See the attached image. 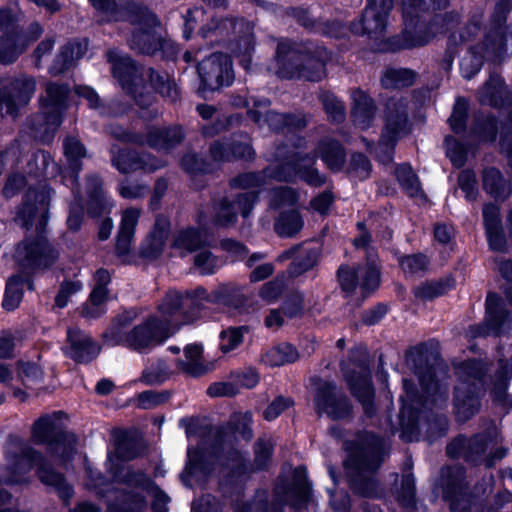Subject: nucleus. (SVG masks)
I'll use <instances>...</instances> for the list:
<instances>
[{"label": "nucleus", "instance_id": "f257e3e1", "mask_svg": "<svg viewBox=\"0 0 512 512\" xmlns=\"http://www.w3.org/2000/svg\"><path fill=\"white\" fill-rule=\"evenodd\" d=\"M209 295L203 287L180 293L169 291L158 306L156 315L136 325L130 331L125 328L137 318L135 310L124 311L104 334L107 344H118L137 351H147L175 334L181 326L195 322Z\"/></svg>", "mask_w": 512, "mask_h": 512}, {"label": "nucleus", "instance_id": "f03ea898", "mask_svg": "<svg viewBox=\"0 0 512 512\" xmlns=\"http://www.w3.org/2000/svg\"><path fill=\"white\" fill-rule=\"evenodd\" d=\"M482 15H474L459 33L449 37V48L468 45V53L460 63L462 75L470 79L479 72L485 58H499L512 54V27L504 26V12L497 13L482 32Z\"/></svg>", "mask_w": 512, "mask_h": 512}, {"label": "nucleus", "instance_id": "7ed1b4c3", "mask_svg": "<svg viewBox=\"0 0 512 512\" xmlns=\"http://www.w3.org/2000/svg\"><path fill=\"white\" fill-rule=\"evenodd\" d=\"M448 0H401L404 30L399 38L398 49H411L428 44L443 28H450L456 22V14L436 16L427 23L425 15L445 9Z\"/></svg>", "mask_w": 512, "mask_h": 512}, {"label": "nucleus", "instance_id": "20e7f679", "mask_svg": "<svg viewBox=\"0 0 512 512\" xmlns=\"http://www.w3.org/2000/svg\"><path fill=\"white\" fill-rule=\"evenodd\" d=\"M314 159L297 153L289 160L271 163L262 172H248L238 175L231 181V186L245 190L265 187L270 181H292L296 177L312 186L324 183V177L312 167Z\"/></svg>", "mask_w": 512, "mask_h": 512}, {"label": "nucleus", "instance_id": "39448f33", "mask_svg": "<svg viewBox=\"0 0 512 512\" xmlns=\"http://www.w3.org/2000/svg\"><path fill=\"white\" fill-rule=\"evenodd\" d=\"M5 458L6 469L9 472L6 478L8 483L20 482L21 475L30 471L35 464L38 466V477L43 484L53 487L64 500L71 497L72 488L64 477L54 472L49 464L23 441L16 438L10 439L6 446Z\"/></svg>", "mask_w": 512, "mask_h": 512}, {"label": "nucleus", "instance_id": "423d86ee", "mask_svg": "<svg viewBox=\"0 0 512 512\" xmlns=\"http://www.w3.org/2000/svg\"><path fill=\"white\" fill-rule=\"evenodd\" d=\"M277 76L286 79L299 78L320 81L325 76L324 62L298 45L287 41L279 42L275 61L270 66Z\"/></svg>", "mask_w": 512, "mask_h": 512}, {"label": "nucleus", "instance_id": "0eeeda50", "mask_svg": "<svg viewBox=\"0 0 512 512\" xmlns=\"http://www.w3.org/2000/svg\"><path fill=\"white\" fill-rule=\"evenodd\" d=\"M200 32L203 37L209 34L231 37L232 52L237 57H241L240 63L245 69L249 68L250 55L254 50L253 25L250 22L211 15L210 23L204 24Z\"/></svg>", "mask_w": 512, "mask_h": 512}, {"label": "nucleus", "instance_id": "6e6552de", "mask_svg": "<svg viewBox=\"0 0 512 512\" xmlns=\"http://www.w3.org/2000/svg\"><path fill=\"white\" fill-rule=\"evenodd\" d=\"M68 88L64 85L49 83L45 95L41 96V115L37 121L35 138L49 142L61 124V115L66 108Z\"/></svg>", "mask_w": 512, "mask_h": 512}, {"label": "nucleus", "instance_id": "1a4fd4ad", "mask_svg": "<svg viewBox=\"0 0 512 512\" xmlns=\"http://www.w3.org/2000/svg\"><path fill=\"white\" fill-rule=\"evenodd\" d=\"M59 417L60 413H53L39 418L33 425L32 439L37 444L49 445L56 453L61 452L62 458L66 460L74 452L75 439L60 433Z\"/></svg>", "mask_w": 512, "mask_h": 512}, {"label": "nucleus", "instance_id": "9d476101", "mask_svg": "<svg viewBox=\"0 0 512 512\" xmlns=\"http://www.w3.org/2000/svg\"><path fill=\"white\" fill-rule=\"evenodd\" d=\"M107 58L112 64L113 75L118 79L122 88L132 93L140 106L150 105L153 96L145 86H139L138 70L132 60L116 50H110L107 53Z\"/></svg>", "mask_w": 512, "mask_h": 512}, {"label": "nucleus", "instance_id": "9b49d317", "mask_svg": "<svg viewBox=\"0 0 512 512\" xmlns=\"http://www.w3.org/2000/svg\"><path fill=\"white\" fill-rule=\"evenodd\" d=\"M35 88V80L25 75L11 81H0V115H13L19 107L26 105Z\"/></svg>", "mask_w": 512, "mask_h": 512}, {"label": "nucleus", "instance_id": "f8f14e48", "mask_svg": "<svg viewBox=\"0 0 512 512\" xmlns=\"http://www.w3.org/2000/svg\"><path fill=\"white\" fill-rule=\"evenodd\" d=\"M14 256L23 269L35 270L50 266L58 254L44 237L39 236L35 240L26 239L20 243Z\"/></svg>", "mask_w": 512, "mask_h": 512}, {"label": "nucleus", "instance_id": "ddd939ff", "mask_svg": "<svg viewBox=\"0 0 512 512\" xmlns=\"http://www.w3.org/2000/svg\"><path fill=\"white\" fill-rule=\"evenodd\" d=\"M197 70L202 84L209 90L228 86L234 79L231 60L221 53H215L203 59Z\"/></svg>", "mask_w": 512, "mask_h": 512}, {"label": "nucleus", "instance_id": "4468645a", "mask_svg": "<svg viewBox=\"0 0 512 512\" xmlns=\"http://www.w3.org/2000/svg\"><path fill=\"white\" fill-rule=\"evenodd\" d=\"M338 277L342 289L347 293L354 292L359 285L362 293L365 294L375 290L380 283V274L376 260L370 255L365 267H359L357 270L341 267L338 271Z\"/></svg>", "mask_w": 512, "mask_h": 512}, {"label": "nucleus", "instance_id": "2eb2a0df", "mask_svg": "<svg viewBox=\"0 0 512 512\" xmlns=\"http://www.w3.org/2000/svg\"><path fill=\"white\" fill-rule=\"evenodd\" d=\"M394 0H368L359 23L352 25L354 33L367 34L370 37L381 36L388 25V16L393 8Z\"/></svg>", "mask_w": 512, "mask_h": 512}, {"label": "nucleus", "instance_id": "dca6fc26", "mask_svg": "<svg viewBox=\"0 0 512 512\" xmlns=\"http://www.w3.org/2000/svg\"><path fill=\"white\" fill-rule=\"evenodd\" d=\"M130 21L140 26L129 40L130 47L144 54H153L159 47V40L152 32L158 23L156 16L145 7H137Z\"/></svg>", "mask_w": 512, "mask_h": 512}, {"label": "nucleus", "instance_id": "f3484780", "mask_svg": "<svg viewBox=\"0 0 512 512\" xmlns=\"http://www.w3.org/2000/svg\"><path fill=\"white\" fill-rule=\"evenodd\" d=\"M385 127L380 141L381 145L391 148L406 133L407 102L402 97H392L385 107Z\"/></svg>", "mask_w": 512, "mask_h": 512}, {"label": "nucleus", "instance_id": "a211bd4d", "mask_svg": "<svg viewBox=\"0 0 512 512\" xmlns=\"http://www.w3.org/2000/svg\"><path fill=\"white\" fill-rule=\"evenodd\" d=\"M255 191L238 194L233 199H223L215 208V221L221 226H231L236 223L238 214L246 218L249 216L257 200Z\"/></svg>", "mask_w": 512, "mask_h": 512}, {"label": "nucleus", "instance_id": "6ab92c4d", "mask_svg": "<svg viewBox=\"0 0 512 512\" xmlns=\"http://www.w3.org/2000/svg\"><path fill=\"white\" fill-rule=\"evenodd\" d=\"M316 406L320 412L335 420L347 418L352 411L349 400L337 391L335 385L329 382H325L319 387Z\"/></svg>", "mask_w": 512, "mask_h": 512}, {"label": "nucleus", "instance_id": "aec40b11", "mask_svg": "<svg viewBox=\"0 0 512 512\" xmlns=\"http://www.w3.org/2000/svg\"><path fill=\"white\" fill-rule=\"evenodd\" d=\"M343 371L352 393L362 403L365 413L372 415L374 413V391L371 385L370 371L364 365L358 366L351 373L346 371L345 368H343Z\"/></svg>", "mask_w": 512, "mask_h": 512}, {"label": "nucleus", "instance_id": "412c9836", "mask_svg": "<svg viewBox=\"0 0 512 512\" xmlns=\"http://www.w3.org/2000/svg\"><path fill=\"white\" fill-rule=\"evenodd\" d=\"M382 447L383 443L380 438L373 435H367V447L359 457H350L345 461L346 469L354 470L359 476H364L365 473L373 472L379 467L382 461L380 456Z\"/></svg>", "mask_w": 512, "mask_h": 512}, {"label": "nucleus", "instance_id": "4be33fe9", "mask_svg": "<svg viewBox=\"0 0 512 512\" xmlns=\"http://www.w3.org/2000/svg\"><path fill=\"white\" fill-rule=\"evenodd\" d=\"M116 138L123 141H135L134 136L124 131L122 128H116L111 132ZM183 138V132L180 128L171 129H153L151 130L145 141L139 140L141 144H148L150 147L156 149H169L174 145L178 144Z\"/></svg>", "mask_w": 512, "mask_h": 512}, {"label": "nucleus", "instance_id": "5701e85b", "mask_svg": "<svg viewBox=\"0 0 512 512\" xmlns=\"http://www.w3.org/2000/svg\"><path fill=\"white\" fill-rule=\"evenodd\" d=\"M43 30L39 24L35 23L29 27L26 34L12 39L10 37H0V62L10 63L27 48L28 45L36 41Z\"/></svg>", "mask_w": 512, "mask_h": 512}, {"label": "nucleus", "instance_id": "b1692460", "mask_svg": "<svg viewBox=\"0 0 512 512\" xmlns=\"http://www.w3.org/2000/svg\"><path fill=\"white\" fill-rule=\"evenodd\" d=\"M112 162L114 166L123 173H128L138 169L154 171L163 166L161 161L156 160L150 155H143L139 157L132 151H124L116 147L112 148Z\"/></svg>", "mask_w": 512, "mask_h": 512}, {"label": "nucleus", "instance_id": "393cba45", "mask_svg": "<svg viewBox=\"0 0 512 512\" xmlns=\"http://www.w3.org/2000/svg\"><path fill=\"white\" fill-rule=\"evenodd\" d=\"M69 346L66 353L77 362H88L96 357L100 348L89 335L78 329L68 330Z\"/></svg>", "mask_w": 512, "mask_h": 512}, {"label": "nucleus", "instance_id": "a878e982", "mask_svg": "<svg viewBox=\"0 0 512 512\" xmlns=\"http://www.w3.org/2000/svg\"><path fill=\"white\" fill-rule=\"evenodd\" d=\"M483 218L490 248L495 251L504 250L506 240L502 231L499 208L494 204L485 205Z\"/></svg>", "mask_w": 512, "mask_h": 512}, {"label": "nucleus", "instance_id": "bb28decb", "mask_svg": "<svg viewBox=\"0 0 512 512\" xmlns=\"http://www.w3.org/2000/svg\"><path fill=\"white\" fill-rule=\"evenodd\" d=\"M352 119L356 127L361 130L370 127L375 114V108L371 98L362 90L352 92Z\"/></svg>", "mask_w": 512, "mask_h": 512}, {"label": "nucleus", "instance_id": "cd10ccee", "mask_svg": "<svg viewBox=\"0 0 512 512\" xmlns=\"http://www.w3.org/2000/svg\"><path fill=\"white\" fill-rule=\"evenodd\" d=\"M455 409L460 420L466 421L479 409L474 385L463 381L455 389Z\"/></svg>", "mask_w": 512, "mask_h": 512}, {"label": "nucleus", "instance_id": "c85d7f7f", "mask_svg": "<svg viewBox=\"0 0 512 512\" xmlns=\"http://www.w3.org/2000/svg\"><path fill=\"white\" fill-rule=\"evenodd\" d=\"M140 211L136 208H128L123 211L120 230L117 237L116 250L120 256L129 253L134 237L135 227L138 223Z\"/></svg>", "mask_w": 512, "mask_h": 512}, {"label": "nucleus", "instance_id": "c756f323", "mask_svg": "<svg viewBox=\"0 0 512 512\" xmlns=\"http://www.w3.org/2000/svg\"><path fill=\"white\" fill-rule=\"evenodd\" d=\"M249 113L255 122L260 125L267 123L271 129L276 131L285 127L296 129L305 127L306 125V121L303 118L279 114L277 112L268 111L263 113L260 110H250Z\"/></svg>", "mask_w": 512, "mask_h": 512}, {"label": "nucleus", "instance_id": "7c9ffc66", "mask_svg": "<svg viewBox=\"0 0 512 512\" xmlns=\"http://www.w3.org/2000/svg\"><path fill=\"white\" fill-rule=\"evenodd\" d=\"M177 366L184 373L200 376L208 371L203 361V347L200 344H189L184 348V359L177 362Z\"/></svg>", "mask_w": 512, "mask_h": 512}, {"label": "nucleus", "instance_id": "2f4dec72", "mask_svg": "<svg viewBox=\"0 0 512 512\" xmlns=\"http://www.w3.org/2000/svg\"><path fill=\"white\" fill-rule=\"evenodd\" d=\"M86 50V41L68 43L57 55L53 65L50 68V73L52 75H57L64 72L73 65L75 60L80 59L85 54Z\"/></svg>", "mask_w": 512, "mask_h": 512}, {"label": "nucleus", "instance_id": "473e14b6", "mask_svg": "<svg viewBox=\"0 0 512 512\" xmlns=\"http://www.w3.org/2000/svg\"><path fill=\"white\" fill-rule=\"evenodd\" d=\"M211 154L218 161L230 160L232 157L250 159L253 150L248 142L215 143L211 146Z\"/></svg>", "mask_w": 512, "mask_h": 512}, {"label": "nucleus", "instance_id": "72a5a7b5", "mask_svg": "<svg viewBox=\"0 0 512 512\" xmlns=\"http://www.w3.org/2000/svg\"><path fill=\"white\" fill-rule=\"evenodd\" d=\"M298 356L297 350L292 345L282 343L266 350L261 361L270 367H277L295 362Z\"/></svg>", "mask_w": 512, "mask_h": 512}, {"label": "nucleus", "instance_id": "f704fd0d", "mask_svg": "<svg viewBox=\"0 0 512 512\" xmlns=\"http://www.w3.org/2000/svg\"><path fill=\"white\" fill-rule=\"evenodd\" d=\"M506 95L507 90L501 77L492 75L480 90L479 100L482 104L499 106L503 103Z\"/></svg>", "mask_w": 512, "mask_h": 512}, {"label": "nucleus", "instance_id": "c9c22d12", "mask_svg": "<svg viewBox=\"0 0 512 512\" xmlns=\"http://www.w3.org/2000/svg\"><path fill=\"white\" fill-rule=\"evenodd\" d=\"M168 223L166 220L156 222L155 228L147 237L142 252L146 257H157L163 250L168 236Z\"/></svg>", "mask_w": 512, "mask_h": 512}, {"label": "nucleus", "instance_id": "e433bc0d", "mask_svg": "<svg viewBox=\"0 0 512 512\" xmlns=\"http://www.w3.org/2000/svg\"><path fill=\"white\" fill-rule=\"evenodd\" d=\"M204 243L205 238L200 231L194 228H187L176 234L173 247L183 256L186 253L197 251Z\"/></svg>", "mask_w": 512, "mask_h": 512}, {"label": "nucleus", "instance_id": "4c0bfd02", "mask_svg": "<svg viewBox=\"0 0 512 512\" xmlns=\"http://www.w3.org/2000/svg\"><path fill=\"white\" fill-rule=\"evenodd\" d=\"M499 298L496 294H488L486 299V323L479 327L477 335H498L500 333V325L502 317L498 315Z\"/></svg>", "mask_w": 512, "mask_h": 512}, {"label": "nucleus", "instance_id": "58836bf2", "mask_svg": "<svg viewBox=\"0 0 512 512\" xmlns=\"http://www.w3.org/2000/svg\"><path fill=\"white\" fill-rule=\"evenodd\" d=\"M25 283L28 284L30 289L32 288L28 279L21 275H14L9 278L2 304L6 310L12 311L19 306L22 300L23 286Z\"/></svg>", "mask_w": 512, "mask_h": 512}, {"label": "nucleus", "instance_id": "ea45409f", "mask_svg": "<svg viewBox=\"0 0 512 512\" xmlns=\"http://www.w3.org/2000/svg\"><path fill=\"white\" fill-rule=\"evenodd\" d=\"M318 149L322 160L332 170H339L343 166L345 153L338 142L333 140H323Z\"/></svg>", "mask_w": 512, "mask_h": 512}, {"label": "nucleus", "instance_id": "a19ab883", "mask_svg": "<svg viewBox=\"0 0 512 512\" xmlns=\"http://www.w3.org/2000/svg\"><path fill=\"white\" fill-rule=\"evenodd\" d=\"M303 227L300 214L292 210L281 214L275 222V230L282 237H290L299 232Z\"/></svg>", "mask_w": 512, "mask_h": 512}, {"label": "nucleus", "instance_id": "79ce46f5", "mask_svg": "<svg viewBox=\"0 0 512 512\" xmlns=\"http://www.w3.org/2000/svg\"><path fill=\"white\" fill-rule=\"evenodd\" d=\"M298 193L290 187H276L269 193V206L273 209H281L294 206L298 201Z\"/></svg>", "mask_w": 512, "mask_h": 512}, {"label": "nucleus", "instance_id": "37998d69", "mask_svg": "<svg viewBox=\"0 0 512 512\" xmlns=\"http://www.w3.org/2000/svg\"><path fill=\"white\" fill-rule=\"evenodd\" d=\"M415 74L408 69H388L382 77V85L385 88H401L413 84Z\"/></svg>", "mask_w": 512, "mask_h": 512}, {"label": "nucleus", "instance_id": "c03bdc74", "mask_svg": "<svg viewBox=\"0 0 512 512\" xmlns=\"http://www.w3.org/2000/svg\"><path fill=\"white\" fill-rule=\"evenodd\" d=\"M149 80L150 86L158 91L163 97L167 98L170 101H176L179 96V91L176 84L156 73L155 71L149 69L146 72Z\"/></svg>", "mask_w": 512, "mask_h": 512}, {"label": "nucleus", "instance_id": "a18cd8bd", "mask_svg": "<svg viewBox=\"0 0 512 512\" xmlns=\"http://www.w3.org/2000/svg\"><path fill=\"white\" fill-rule=\"evenodd\" d=\"M396 177L402 186V188L406 191V193L411 197H417L422 195V190L420 187V183L418 177L413 172L412 168L408 165H401L396 170Z\"/></svg>", "mask_w": 512, "mask_h": 512}, {"label": "nucleus", "instance_id": "49530a36", "mask_svg": "<svg viewBox=\"0 0 512 512\" xmlns=\"http://www.w3.org/2000/svg\"><path fill=\"white\" fill-rule=\"evenodd\" d=\"M90 185L92 187L91 193V201L89 205V211L93 215L101 214L105 211H108L112 204L111 202L105 197L101 190V183L98 177H92L90 180Z\"/></svg>", "mask_w": 512, "mask_h": 512}, {"label": "nucleus", "instance_id": "de8ad7c7", "mask_svg": "<svg viewBox=\"0 0 512 512\" xmlns=\"http://www.w3.org/2000/svg\"><path fill=\"white\" fill-rule=\"evenodd\" d=\"M247 332L245 327H230L220 334V349L228 353L242 344L244 335Z\"/></svg>", "mask_w": 512, "mask_h": 512}, {"label": "nucleus", "instance_id": "09e8293b", "mask_svg": "<svg viewBox=\"0 0 512 512\" xmlns=\"http://www.w3.org/2000/svg\"><path fill=\"white\" fill-rule=\"evenodd\" d=\"M63 146L65 156L67 157L73 174L77 173L80 170L79 160L85 157V148L79 140L74 137L66 138Z\"/></svg>", "mask_w": 512, "mask_h": 512}, {"label": "nucleus", "instance_id": "8fccbe9b", "mask_svg": "<svg viewBox=\"0 0 512 512\" xmlns=\"http://www.w3.org/2000/svg\"><path fill=\"white\" fill-rule=\"evenodd\" d=\"M35 198V202L39 201V192L29 189L26 194V202L17 214V220L21 222L24 227H29L33 224V221L38 217L39 206L36 204L29 203L31 198Z\"/></svg>", "mask_w": 512, "mask_h": 512}, {"label": "nucleus", "instance_id": "3c124183", "mask_svg": "<svg viewBox=\"0 0 512 512\" xmlns=\"http://www.w3.org/2000/svg\"><path fill=\"white\" fill-rule=\"evenodd\" d=\"M321 101L328 117L334 122H340L345 118V106L333 94L325 92L321 95Z\"/></svg>", "mask_w": 512, "mask_h": 512}, {"label": "nucleus", "instance_id": "603ef678", "mask_svg": "<svg viewBox=\"0 0 512 512\" xmlns=\"http://www.w3.org/2000/svg\"><path fill=\"white\" fill-rule=\"evenodd\" d=\"M484 189L491 195L499 197L504 192V180L501 173L495 168H488L483 174Z\"/></svg>", "mask_w": 512, "mask_h": 512}, {"label": "nucleus", "instance_id": "864d4df0", "mask_svg": "<svg viewBox=\"0 0 512 512\" xmlns=\"http://www.w3.org/2000/svg\"><path fill=\"white\" fill-rule=\"evenodd\" d=\"M42 376L41 369L35 364L18 363V378L27 388H33L34 385L42 380Z\"/></svg>", "mask_w": 512, "mask_h": 512}, {"label": "nucleus", "instance_id": "5fc2aeb1", "mask_svg": "<svg viewBox=\"0 0 512 512\" xmlns=\"http://www.w3.org/2000/svg\"><path fill=\"white\" fill-rule=\"evenodd\" d=\"M33 161L35 162V169L32 167V163H29V175L34 177H40L42 175L48 174V169L51 167L52 171L50 174H53L54 170H57V165L51 159L50 155L47 152L39 151L33 156Z\"/></svg>", "mask_w": 512, "mask_h": 512}, {"label": "nucleus", "instance_id": "6e6d98bb", "mask_svg": "<svg viewBox=\"0 0 512 512\" xmlns=\"http://www.w3.org/2000/svg\"><path fill=\"white\" fill-rule=\"evenodd\" d=\"M220 264V261L207 249L200 248L194 258V265L201 274H212Z\"/></svg>", "mask_w": 512, "mask_h": 512}, {"label": "nucleus", "instance_id": "4d7b16f0", "mask_svg": "<svg viewBox=\"0 0 512 512\" xmlns=\"http://www.w3.org/2000/svg\"><path fill=\"white\" fill-rule=\"evenodd\" d=\"M285 286L284 277H276L272 281L266 282L259 290L260 298L266 303L275 302L281 295Z\"/></svg>", "mask_w": 512, "mask_h": 512}, {"label": "nucleus", "instance_id": "13d9d810", "mask_svg": "<svg viewBox=\"0 0 512 512\" xmlns=\"http://www.w3.org/2000/svg\"><path fill=\"white\" fill-rule=\"evenodd\" d=\"M94 280L95 286L91 292L92 301L98 305L101 299H107L108 291L106 286L110 282V274L105 269H99L95 273Z\"/></svg>", "mask_w": 512, "mask_h": 512}, {"label": "nucleus", "instance_id": "bf43d9fd", "mask_svg": "<svg viewBox=\"0 0 512 512\" xmlns=\"http://www.w3.org/2000/svg\"><path fill=\"white\" fill-rule=\"evenodd\" d=\"M446 154L455 167H462L466 160V151L464 146L453 137L445 139Z\"/></svg>", "mask_w": 512, "mask_h": 512}, {"label": "nucleus", "instance_id": "052dcab7", "mask_svg": "<svg viewBox=\"0 0 512 512\" xmlns=\"http://www.w3.org/2000/svg\"><path fill=\"white\" fill-rule=\"evenodd\" d=\"M400 266L405 273L417 274L424 271L428 266V259L421 254L403 257Z\"/></svg>", "mask_w": 512, "mask_h": 512}, {"label": "nucleus", "instance_id": "680f3d73", "mask_svg": "<svg viewBox=\"0 0 512 512\" xmlns=\"http://www.w3.org/2000/svg\"><path fill=\"white\" fill-rule=\"evenodd\" d=\"M466 116L467 103L464 99H458L449 118L450 126L455 132H461L465 128Z\"/></svg>", "mask_w": 512, "mask_h": 512}, {"label": "nucleus", "instance_id": "e2e57ef3", "mask_svg": "<svg viewBox=\"0 0 512 512\" xmlns=\"http://www.w3.org/2000/svg\"><path fill=\"white\" fill-rule=\"evenodd\" d=\"M136 447L137 443L127 437L118 439L116 442L115 457L125 461L131 460L139 454Z\"/></svg>", "mask_w": 512, "mask_h": 512}, {"label": "nucleus", "instance_id": "0e129e2a", "mask_svg": "<svg viewBox=\"0 0 512 512\" xmlns=\"http://www.w3.org/2000/svg\"><path fill=\"white\" fill-rule=\"evenodd\" d=\"M292 405L293 401L290 398L279 396L266 408L263 414L264 418L268 421L274 420Z\"/></svg>", "mask_w": 512, "mask_h": 512}, {"label": "nucleus", "instance_id": "69168bd1", "mask_svg": "<svg viewBox=\"0 0 512 512\" xmlns=\"http://www.w3.org/2000/svg\"><path fill=\"white\" fill-rule=\"evenodd\" d=\"M446 291L444 284L439 282L424 283L418 286L414 293L420 299H432L443 294Z\"/></svg>", "mask_w": 512, "mask_h": 512}, {"label": "nucleus", "instance_id": "338daca9", "mask_svg": "<svg viewBox=\"0 0 512 512\" xmlns=\"http://www.w3.org/2000/svg\"><path fill=\"white\" fill-rule=\"evenodd\" d=\"M82 289V283L79 281H70L62 284L58 295L56 296V305L63 308L67 305L69 298Z\"/></svg>", "mask_w": 512, "mask_h": 512}, {"label": "nucleus", "instance_id": "774afa93", "mask_svg": "<svg viewBox=\"0 0 512 512\" xmlns=\"http://www.w3.org/2000/svg\"><path fill=\"white\" fill-rule=\"evenodd\" d=\"M458 184L462 191L466 193V197L469 200H473L476 197V179L475 175L471 171H462L458 178Z\"/></svg>", "mask_w": 512, "mask_h": 512}]
</instances>
